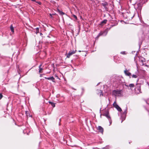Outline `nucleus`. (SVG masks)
<instances>
[{
  "mask_svg": "<svg viewBox=\"0 0 149 149\" xmlns=\"http://www.w3.org/2000/svg\"><path fill=\"white\" fill-rule=\"evenodd\" d=\"M121 90H114L112 92L113 94L115 96H120L121 95Z\"/></svg>",
  "mask_w": 149,
  "mask_h": 149,
  "instance_id": "1",
  "label": "nucleus"
},
{
  "mask_svg": "<svg viewBox=\"0 0 149 149\" xmlns=\"http://www.w3.org/2000/svg\"><path fill=\"white\" fill-rule=\"evenodd\" d=\"M113 107L116 108L119 111H121L122 110L121 108L117 104L116 102H115L113 104Z\"/></svg>",
  "mask_w": 149,
  "mask_h": 149,
  "instance_id": "2",
  "label": "nucleus"
},
{
  "mask_svg": "<svg viewBox=\"0 0 149 149\" xmlns=\"http://www.w3.org/2000/svg\"><path fill=\"white\" fill-rule=\"evenodd\" d=\"M107 32L105 31H101L100 32L96 38H98L100 36L102 35L106 36L107 35Z\"/></svg>",
  "mask_w": 149,
  "mask_h": 149,
  "instance_id": "3",
  "label": "nucleus"
},
{
  "mask_svg": "<svg viewBox=\"0 0 149 149\" xmlns=\"http://www.w3.org/2000/svg\"><path fill=\"white\" fill-rule=\"evenodd\" d=\"M76 51L77 50H76L70 51L69 53L67 54V57L68 58H69L71 55L75 54L76 52Z\"/></svg>",
  "mask_w": 149,
  "mask_h": 149,
  "instance_id": "4",
  "label": "nucleus"
},
{
  "mask_svg": "<svg viewBox=\"0 0 149 149\" xmlns=\"http://www.w3.org/2000/svg\"><path fill=\"white\" fill-rule=\"evenodd\" d=\"M103 116H106L108 120L111 119V117L109 115V113L108 112L102 114Z\"/></svg>",
  "mask_w": 149,
  "mask_h": 149,
  "instance_id": "5",
  "label": "nucleus"
},
{
  "mask_svg": "<svg viewBox=\"0 0 149 149\" xmlns=\"http://www.w3.org/2000/svg\"><path fill=\"white\" fill-rule=\"evenodd\" d=\"M124 72L125 74L127 76H130L131 75V74L130 72H129L128 70L127 69L125 70L124 71Z\"/></svg>",
  "mask_w": 149,
  "mask_h": 149,
  "instance_id": "6",
  "label": "nucleus"
},
{
  "mask_svg": "<svg viewBox=\"0 0 149 149\" xmlns=\"http://www.w3.org/2000/svg\"><path fill=\"white\" fill-rule=\"evenodd\" d=\"M45 78L46 79H47L48 80H52L53 82H55L54 81L55 79L53 77H45Z\"/></svg>",
  "mask_w": 149,
  "mask_h": 149,
  "instance_id": "7",
  "label": "nucleus"
},
{
  "mask_svg": "<svg viewBox=\"0 0 149 149\" xmlns=\"http://www.w3.org/2000/svg\"><path fill=\"white\" fill-rule=\"evenodd\" d=\"M99 131L102 133L103 132V129L100 126H98L97 128Z\"/></svg>",
  "mask_w": 149,
  "mask_h": 149,
  "instance_id": "8",
  "label": "nucleus"
},
{
  "mask_svg": "<svg viewBox=\"0 0 149 149\" xmlns=\"http://www.w3.org/2000/svg\"><path fill=\"white\" fill-rule=\"evenodd\" d=\"M127 87H130V88H134V85L133 84H130L129 85H126Z\"/></svg>",
  "mask_w": 149,
  "mask_h": 149,
  "instance_id": "9",
  "label": "nucleus"
},
{
  "mask_svg": "<svg viewBox=\"0 0 149 149\" xmlns=\"http://www.w3.org/2000/svg\"><path fill=\"white\" fill-rule=\"evenodd\" d=\"M135 90H136V89H137L138 90V93H141V92L140 86L139 85L138 87L135 88Z\"/></svg>",
  "mask_w": 149,
  "mask_h": 149,
  "instance_id": "10",
  "label": "nucleus"
},
{
  "mask_svg": "<svg viewBox=\"0 0 149 149\" xmlns=\"http://www.w3.org/2000/svg\"><path fill=\"white\" fill-rule=\"evenodd\" d=\"M41 66H42V65L41 64L39 65V73H42V71L43 70L42 68H41Z\"/></svg>",
  "mask_w": 149,
  "mask_h": 149,
  "instance_id": "11",
  "label": "nucleus"
},
{
  "mask_svg": "<svg viewBox=\"0 0 149 149\" xmlns=\"http://www.w3.org/2000/svg\"><path fill=\"white\" fill-rule=\"evenodd\" d=\"M57 11H58V13H60V14L61 15H64L65 14V13L61 11L59 9H58L57 10Z\"/></svg>",
  "mask_w": 149,
  "mask_h": 149,
  "instance_id": "12",
  "label": "nucleus"
},
{
  "mask_svg": "<svg viewBox=\"0 0 149 149\" xmlns=\"http://www.w3.org/2000/svg\"><path fill=\"white\" fill-rule=\"evenodd\" d=\"M49 103L53 107H54L55 106V103L51 102H49Z\"/></svg>",
  "mask_w": 149,
  "mask_h": 149,
  "instance_id": "13",
  "label": "nucleus"
},
{
  "mask_svg": "<svg viewBox=\"0 0 149 149\" xmlns=\"http://www.w3.org/2000/svg\"><path fill=\"white\" fill-rule=\"evenodd\" d=\"M10 29L11 31L13 32V33H14V28L12 26V25H11L10 26Z\"/></svg>",
  "mask_w": 149,
  "mask_h": 149,
  "instance_id": "14",
  "label": "nucleus"
},
{
  "mask_svg": "<svg viewBox=\"0 0 149 149\" xmlns=\"http://www.w3.org/2000/svg\"><path fill=\"white\" fill-rule=\"evenodd\" d=\"M98 94L100 96H103V95L102 91L101 90L100 91V92L98 93Z\"/></svg>",
  "mask_w": 149,
  "mask_h": 149,
  "instance_id": "15",
  "label": "nucleus"
},
{
  "mask_svg": "<svg viewBox=\"0 0 149 149\" xmlns=\"http://www.w3.org/2000/svg\"><path fill=\"white\" fill-rule=\"evenodd\" d=\"M107 21L106 19H104L101 22V24H106L107 22Z\"/></svg>",
  "mask_w": 149,
  "mask_h": 149,
  "instance_id": "16",
  "label": "nucleus"
},
{
  "mask_svg": "<svg viewBox=\"0 0 149 149\" xmlns=\"http://www.w3.org/2000/svg\"><path fill=\"white\" fill-rule=\"evenodd\" d=\"M107 3L106 2H105L104 3H102V5L103 6H104V7H105V6H107Z\"/></svg>",
  "mask_w": 149,
  "mask_h": 149,
  "instance_id": "17",
  "label": "nucleus"
},
{
  "mask_svg": "<svg viewBox=\"0 0 149 149\" xmlns=\"http://www.w3.org/2000/svg\"><path fill=\"white\" fill-rule=\"evenodd\" d=\"M137 77V76L135 74H133L132 75V77L134 78H136Z\"/></svg>",
  "mask_w": 149,
  "mask_h": 149,
  "instance_id": "18",
  "label": "nucleus"
},
{
  "mask_svg": "<svg viewBox=\"0 0 149 149\" xmlns=\"http://www.w3.org/2000/svg\"><path fill=\"white\" fill-rule=\"evenodd\" d=\"M50 15V16H51V18H53V17L52 16V15H56V13H54V14H49Z\"/></svg>",
  "mask_w": 149,
  "mask_h": 149,
  "instance_id": "19",
  "label": "nucleus"
},
{
  "mask_svg": "<svg viewBox=\"0 0 149 149\" xmlns=\"http://www.w3.org/2000/svg\"><path fill=\"white\" fill-rule=\"evenodd\" d=\"M36 29V33H37L39 32V28H37Z\"/></svg>",
  "mask_w": 149,
  "mask_h": 149,
  "instance_id": "20",
  "label": "nucleus"
},
{
  "mask_svg": "<svg viewBox=\"0 0 149 149\" xmlns=\"http://www.w3.org/2000/svg\"><path fill=\"white\" fill-rule=\"evenodd\" d=\"M120 53L122 54H124V55L126 54V52L125 51L122 52H120Z\"/></svg>",
  "mask_w": 149,
  "mask_h": 149,
  "instance_id": "21",
  "label": "nucleus"
},
{
  "mask_svg": "<svg viewBox=\"0 0 149 149\" xmlns=\"http://www.w3.org/2000/svg\"><path fill=\"white\" fill-rule=\"evenodd\" d=\"M127 113V107H126V109L124 111V113L125 114H126Z\"/></svg>",
  "mask_w": 149,
  "mask_h": 149,
  "instance_id": "22",
  "label": "nucleus"
},
{
  "mask_svg": "<svg viewBox=\"0 0 149 149\" xmlns=\"http://www.w3.org/2000/svg\"><path fill=\"white\" fill-rule=\"evenodd\" d=\"M109 120V123H110L109 125H110L111 124V123H112L111 120V119Z\"/></svg>",
  "mask_w": 149,
  "mask_h": 149,
  "instance_id": "23",
  "label": "nucleus"
},
{
  "mask_svg": "<svg viewBox=\"0 0 149 149\" xmlns=\"http://www.w3.org/2000/svg\"><path fill=\"white\" fill-rule=\"evenodd\" d=\"M73 17L74 18H75L76 19H77V17L75 15H73Z\"/></svg>",
  "mask_w": 149,
  "mask_h": 149,
  "instance_id": "24",
  "label": "nucleus"
},
{
  "mask_svg": "<svg viewBox=\"0 0 149 149\" xmlns=\"http://www.w3.org/2000/svg\"><path fill=\"white\" fill-rule=\"evenodd\" d=\"M2 97H3L1 93H0V100H1L2 98Z\"/></svg>",
  "mask_w": 149,
  "mask_h": 149,
  "instance_id": "25",
  "label": "nucleus"
},
{
  "mask_svg": "<svg viewBox=\"0 0 149 149\" xmlns=\"http://www.w3.org/2000/svg\"><path fill=\"white\" fill-rule=\"evenodd\" d=\"M28 111H26V115H27V116H28L27 114V113H28Z\"/></svg>",
  "mask_w": 149,
  "mask_h": 149,
  "instance_id": "26",
  "label": "nucleus"
},
{
  "mask_svg": "<svg viewBox=\"0 0 149 149\" xmlns=\"http://www.w3.org/2000/svg\"><path fill=\"white\" fill-rule=\"evenodd\" d=\"M38 3V4H41V3L40 2H39Z\"/></svg>",
  "mask_w": 149,
  "mask_h": 149,
  "instance_id": "27",
  "label": "nucleus"
},
{
  "mask_svg": "<svg viewBox=\"0 0 149 149\" xmlns=\"http://www.w3.org/2000/svg\"><path fill=\"white\" fill-rule=\"evenodd\" d=\"M40 77H42V74H41V75H40Z\"/></svg>",
  "mask_w": 149,
  "mask_h": 149,
  "instance_id": "28",
  "label": "nucleus"
}]
</instances>
